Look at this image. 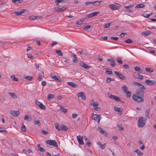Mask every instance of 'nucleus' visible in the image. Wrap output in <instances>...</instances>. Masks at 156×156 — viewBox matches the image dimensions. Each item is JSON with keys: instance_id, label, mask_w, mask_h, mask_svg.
I'll return each mask as SVG.
<instances>
[{"instance_id": "obj_1", "label": "nucleus", "mask_w": 156, "mask_h": 156, "mask_svg": "<svg viewBox=\"0 0 156 156\" xmlns=\"http://www.w3.org/2000/svg\"><path fill=\"white\" fill-rule=\"evenodd\" d=\"M146 119L144 117L140 118L138 121L137 124L139 127H142L145 125Z\"/></svg>"}, {"instance_id": "obj_2", "label": "nucleus", "mask_w": 156, "mask_h": 156, "mask_svg": "<svg viewBox=\"0 0 156 156\" xmlns=\"http://www.w3.org/2000/svg\"><path fill=\"white\" fill-rule=\"evenodd\" d=\"M132 97L133 100L136 101L138 102L143 101V97H141L136 95H133Z\"/></svg>"}, {"instance_id": "obj_3", "label": "nucleus", "mask_w": 156, "mask_h": 156, "mask_svg": "<svg viewBox=\"0 0 156 156\" xmlns=\"http://www.w3.org/2000/svg\"><path fill=\"white\" fill-rule=\"evenodd\" d=\"M45 143L47 144L56 147H58L57 143L54 140H47L45 141Z\"/></svg>"}, {"instance_id": "obj_4", "label": "nucleus", "mask_w": 156, "mask_h": 156, "mask_svg": "<svg viewBox=\"0 0 156 156\" xmlns=\"http://www.w3.org/2000/svg\"><path fill=\"white\" fill-rule=\"evenodd\" d=\"M120 6L119 4L116 3L109 5V7L112 10H117L120 8Z\"/></svg>"}, {"instance_id": "obj_5", "label": "nucleus", "mask_w": 156, "mask_h": 156, "mask_svg": "<svg viewBox=\"0 0 156 156\" xmlns=\"http://www.w3.org/2000/svg\"><path fill=\"white\" fill-rule=\"evenodd\" d=\"M92 116L93 119L97 122L98 123H99L101 119L100 115L92 114Z\"/></svg>"}, {"instance_id": "obj_6", "label": "nucleus", "mask_w": 156, "mask_h": 156, "mask_svg": "<svg viewBox=\"0 0 156 156\" xmlns=\"http://www.w3.org/2000/svg\"><path fill=\"white\" fill-rule=\"evenodd\" d=\"M78 98H81L83 100H85L86 99V96L85 94L83 92H81L78 93L77 95Z\"/></svg>"}, {"instance_id": "obj_7", "label": "nucleus", "mask_w": 156, "mask_h": 156, "mask_svg": "<svg viewBox=\"0 0 156 156\" xmlns=\"http://www.w3.org/2000/svg\"><path fill=\"white\" fill-rule=\"evenodd\" d=\"M114 73L115 75L121 80H124L126 79V77H124L121 73L116 71L114 72Z\"/></svg>"}, {"instance_id": "obj_8", "label": "nucleus", "mask_w": 156, "mask_h": 156, "mask_svg": "<svg viewBox=\"0 0 156 156\" xmlns=\"http://www.w3.org/2000/svg\"><path fill=\"white\" fill-rule=\"evenodd\" d=\"M144 91L143 90H137L136 91V94L137 96L144 97Z\"/></svg>"}, {"instance_id": "obj_9", "label": "nucleus", "mask_w": 156, "mask_h": 156, "mask_svg": "<svg viewBox=\"0 0 156 156\" xmlns=\"http://www.w3.org/2000/svg\"><path fill=\"white\" fill-rule=\"evenodd\" d=\"M145 82L147 85H152L156 83V82L154 80H147L145 81Z\"/></svg>"}, {"instance_id": "obj_10", "label": "nucleus", "mask_w": 156, "mask_h": 156, "mask_svg": "<svg viewBox=\"0 0 156 156\" xmlns=\"http://www.w3.org/2000/svg\"><path fill=\"white\" fill-rule=\"evenodd\" d=\"M76 138L80 144L83 145L84 144V143L83 141V136L79 135L77 136Z\"/></svg>"}, {"instance_id": "obj_11", "label": "nucleus", "mask_w": 156, "mask_h": 156, "mask_svg": "<svg viewBox=\"0 0 156 156\" xmlns=\"http://www.w3.org/2000/svg\"><path fill=\"white\" fill-rule=\"evenodd\" d=\"M10 113L13 116L16 117L18 116L20 112L18 110H12L10 111Z\"/></svg>"}, {"instance_id": "obj_12", "label": "nucleus", "mask_w": 156, "mask_h": 156, "mask_svg": "<svg viewBox=\"0 0 156 156\" xmlns=\"http://www.w3.org/2000/svg\"><path fill=\"white\" fill-rule=\"evenodd\" d=\"M108 95L109 97L111 99H114L115 101L118 102L120 101V98L118 96L113 95Z\"/></svg>"}, {"instance_id": "obj_13", "label": "nucleus", "mask_w": 156, "mask_h": 156, "mask_svg": "<svg viewBox=\"0 0 156 156\" xmlns=\"http://www.w3.org/2000/svg\"><path fill=\"white\" fill-rule=\"evenodd\" d=\"M80 65L82 67L86 69H88L90 68V67L87 64H86L84 62H81L79 63Z\"/></svg>"}, {"instance_id": "obj_14", "label": "nucleus", "mask_w": 156, "mask_h": 156, "mask_svg": "<svg viewBox=\"0 0 156 156\" xmlns=\"http://www.w3.org/2000/svg\"><path fill=\"white\" fill-rule=\"evenodd\" d=\"M67 8H66L64 7H62V8H59L58 7H55V10L57 12H61L65 10Z\"/></svg>"}, {"instance_id": "obj_15", "label": "nucleus", "mask_w": 156, "mask_h": 156, "mask_svg": "<svg viewBox=\"0 0 156 156\" xmlns=\"http://www.w3.org/2000/svg\"><path fill=\"white\" fill-rule=\"evenodd\" d=\"M71 56L73 57V62L76 63L78 62V60L77 59V58L76 55L72 53Z\"/></svg>"}, {"instance_id": "obj_16", "label": "nucleus", "mask_w": 156, "mask_h": 156, "mask_svg": "<svg viewBox=\"0 0 156 156\" xmlns=\"http://www.w3.org/2000/svg\"><path fill=\"white\" fill-rule=\"evenodd\" d=\"M50 76H51L53 78V79L56 80H59L60 81V80L59 79V78L60 77L59 76H57L54 73H50Z\"/></svg>"}, {"instance_id": "obj_17", "label": "nucleus", "mask_w": 156, "mask_h": 156, "mask_svg": "<svg viewBox=\"0 0 156 156\" xmlns=\"http://www.w3.org/2000/svg\"><path fill=\"white\" fill-rule=\"evenodd\" d=\"M25 10L24 9H21L20 11L18 12H14L16 16H20L24 12Z\"/></svg>"}, {"instance_id": "obj_18", "label": "nucleus", "mask_w": 156, "mask_h": 156, "mask_svg": "<svg viewBox=\"0 0 156 156\" xmlns=\"http://www.w3.org/2000/svg\"><path fill=\"white\" fill-rule=\"evenodd\" d=\"M67 84L69 85L71 87H73L75 88L77 86V84L76 83H75L73 82H67Z\"/></svg>"}, {"instance_id": "obj_19", "label": "nucleus", "mask_w": 156, "mask_h": 156, "mask_svg": "<svg viewBox=\"0 0 156 156\" xmlns=\"http://www.w3.org/2000/svg\"><path fill=\"white\" fill-rule=\"evenodd\" d=\"M98 130L101 133L105 135H107L106 132L103 130L100 127H98Z\"/></svg>"}, {"instance_id": "obj_20", "label": "nucleus", "mask_w": 156, "mask_h": 156, "mask_svg": "<svg viewBox=\"0 0 156 156\" xmlns=\"http://www.w3.org/2000/svg\"><path fill=\"white\" fill-rule=\"evenodd\" d=\"M84 139L86 142V144L89 146L90 147L91 146V143L90 142V140L86 136L84 137Z\"/></svg>"}, {"instance_id": "obj_21", "label": "nucleus", "mask_w": 156, "mask_h": 156, "mask_svg": "<svg viewBox=\"0 0 156 156\" xmlns=\"http://www.w3.org/2000/svg\"><path fill=\"white\" fill-rule=\"evenodd\" d=\"M108 62H110V65L113 67L115 66V60L114 59H108Z\"/></svg>"}, {"instance_id": "obj_22", "label": "nucleus", "mask_w": 156, "mask_h": 156, "mask_svg": "<svg viewBox=\"0 0 156 156\" xmlns=\"http://www.w3.org/2000/svg\"><path fill=\"white\" fill-rule=\"evenodd\" d=\"M150 108H148L146 110L145 112V116L147 118L149 119L150 118V117L149 116V114L150 112Z\"/></svg>"}, {"instance_id": "obj_23", "label": "nucleus", "mask_w": 156, "mask_h": 156, "mask_svg": "<svg viewBox=\"0 0 156 156\" xmlns=\"http://www.w3.org/2000/svg\"><path fill=\"white\" fill-rule=\"evenodd\" d=\"M37 150L40 151L42 152H44L45 151V150L44 148L41 147L39 144L37 145Z\"/></svg>"}, {"instance_id": "obj_24", "label": "nucleus", "mask_w": 156, "mask_h": 156, "mask_svg": "<svg viewBox=\"0 0 156 156\" xmlns=\"http://www.w3.org/2000/svg\"><path fill=\"white\" fill-rule=\"evenodd\" d=\"M133 76L136 78L139 79L141 80H142L143 78V76L142 75L140 74H137L136 75L135 74L133 75Z\"/></svg>"}, {"instance_id": "obj_25", "label": "nucleus", "mask_w": 156, "mask_h": 156, "mask_svg": "<svg viewBox=\"0 0 156 156\" xmlns=\"http://www.w3.org/2000/svg\"><path fill=\"white\" fill-rule=\"evenodd\" d=\"M9 94L11 96L12 98L15 99L17 98L16 95L13 92H9Z\"/></svg>"}, {"instance_id": "obj_26", "label": "nucleus", "mask_w": 156, "mask_h": 156, "mask_svg": "<svg viewBox=\"0 0 156 156\" xmlns=\"http://www.w3.org/2000/svg\"><path fill=\"white\" fill-rule=\"evenodd\" d=\"M102 2V1H101L93 2L92 4L94 5L95 6H99L100 5V3Z\"/></svg>"}, {"instance_id": "obj_27", "label": "nucleus", "mask_w": 156, "mask_h": 156, "mask_svg": "<svg viewBox=\"0 0 156 156\" xmlns=\"http://www.w3.org/2000/svg\"><path fill=\"white\" fill-rule=\"evenodd\" d=\"M134 69L136 71H139L140 73H141L142 71V69L139 66H136L134 67Z\"/></svg>"}, {"instance_id": "obj_28", "label": "nucleus", "mask_w": 156, "mask_h": 156, "mask_svg": "<svg viewBox=\"0 0 156 156\" xmlns=\"http://www.w3.org/2000/svg\"><path fill=\"white\" fill-rule=\"evenodd\" d=\"M134 152L137 153V154L139 156H141L143 155V153L141 152L139 150H136L134 151Z\"/></svg>"}, {"instance_id": "obj_29", "label": "nucleus", "mask_w": 156, "mask_h": 156, "mask_svg": "<svg viewBox=\"0 0 156 156\" xmlns=\"http://www.w3.org/2000/svg\"><path fill=\"white\" fill-rule=\"evenodd\" d=\"M61 128L62 130L66 131L68 129L67 127L63 124L61 125Z\"/></svg>"}, {"instance_id": "obj_30", "label": "nucleus", "mask_w": 156, "mask_h": 156, "mask_svg": "<svg viewBox=\"0 0 156 156\" xmlns=\"http://www.w3.org/2000/svg\"><path fill=\"white\" fill-rule=\"evenodd\" d=\"M10 77L11 79L13 81H17L18 80V78L16 77L14 75H12Z\"/></svg>"}, {"instance_id": "obj_31", "label": "nucleus", "mask_w": 156, "mask_h": 156, "mask_svg": "<svg viewBox=\"0 0 156 156\" xmlns=\"http://www.w3.org/2000/svg\"><path fill=\"white\" fill-rule=\"evenodd\" d=\"M116 112H122V107H115L114 108Z\"/></svg>"}, {"instance_id": "obj_32", "label": "nucleus", "mask_w": 156, "mask_h": 156, "mask_svg": "<svg viewBox=\"0 0 156 156\" xmlns=\"http://www.w3.org/2000/svg\"><path fill=\"white\" fill-rule=\"evenodd\" d=\"M151 33V32L150 31H146L142 32V34L143 35L146 36L149 35Z\"/></svg>"}, {"instance_id": "obj_33", "label": "nucleus", "mask_w": 156, "mask_h": 156, "mask_svg": "<svg viewBox=\"0 0 156 156\" xmlns=\"http://www.w3.org/2000/svg\"><path fill=\"white\" fill-rule=\"evenodd\" d=\"M54 97V94H48L47 97V99L48 100H50L53 99Z\"/></svg>"}, {"instance_id": "obj_34", "label": "nucleus", "mask_w": 156, "mask_h": 156, "mask_svg": "<svg viewBox=\"0 0 156 156\" xmlns=\"http://www.w3.org/2000/svg\"><path fill=\"white\" fill-rule=\"evenodd\" d=\"M144 7V5L143 4H139L137 5L136 6L135 8L137 9V8H143Z\"/></svg>"}, {"instance_id": "obj_35", "label": "nucleus", "mask_w": 156, "mask_h": 156, "mask_svg": "<svg viewBox=\"0 0 156 156\" xmlns=\"http://www.w3.org/2000/svg\"><path fill=\"white\" fill-rule=\"evenodd\" d=\"M145 70L147 72L149 73H152L153 72V70L152 69L148 67L146 68H145Z\"/></svg>"}, {"instance_id": "obj_36", "label": "nucleus", "mask_w": 156, "mask_h": 156, "mask_svg": "<svg viewBox=\"0 0 156 156\" xmlns=\"http://www.w3.org/2000/svg\"><path fill=\"white\" fill-rule=\"evenodd\" d=\"M55 128L57 129V130L58 131H60L61 130V129L60 128V127L59 126L58 124V123H55Z\"/></svg>"}, {"instance_id": "obj_37", "label": "nucleus", "mask_w": 156, "mask_h": 156, "mask_svg": "<svg viewBox=\"0 0 156 156\" xmlns=\"http://www.w3.org/2000/svg\"><path fill=\"white\" fill-rule=\"evenodd\" d=\"M23 78L24 79L28 80L30 81L31 80L33 79L32 77L30 76H24Z\"/></svg>"}, {"instance_id": "obj_38", "label": "nucleus", "mask_w": 156, "mask_h": 156, "mask_svg": "<svg viewBox=\"0 0 156 156\" xmlns=\"http://www.w3.org/2000/svg\"><path fill=\"white\" fill-rule=\"evenodd\" d=\"M40 18V17L38 16H30V17L29 19H30L31 20H35V19H36L37 18Z\"/></svg>"}, {"instance_id": "obj_39", "label": "nucleus", "mask_w": 156, "mask_h": 156, "mask_svg": "<svg viewBox=\"0 0 156 156\" xmlns=\"http://www.w3.org/2000/svg\"><path fill=\"white\" fill-rule=\"evenodd\" d=\"M39 107L41 109L43 110H45L46 108L45 106L42 103H41L40 105L39 106Z\"/></svg>"}, {"instance_id": "obj_40", "label": "nucleus", "mask_w": 156, "mask_h": 156, "mask_svg": "<svg viewBox=\"0 0 156 156\" xmlns=\"http://www.w3.org/2000/svg\"><path fill=\"white\" fill-rule=\"evenodd\" d=\"M90 105H91L93 106L94 107L98 106V103L97 102H91Z\"/></svg>"}, {"instance_id": "obj_41", "label": "nucleus", "mask_w": 156, "mask_h": 156, "mask_svg": "<svg viewBox=\"0 0 156 156\" xmlns=\"http://www.w3.org/2000/svg\"><path fill=\"white\" fill-rule=\"evenodd\" d=\"M56 52L58 55L60 56H62L63 55L62 52L60 50H57Z\"/></svg>"}, {"instance_id": "obj_42", "label": "nucleus", "mask_w": 156, "mask_h": 156, "mask_svg": "<svg viewBox=\"0 0 156 156\" xmlns=\"http://www.w3.org/2000/svg\"><path fill=\"white\" fill-rule=\"evenodd\" d=\"M0 132L7 133V131L5 129V128L0 127Z\"/></svg>"}, {"instance_id": "obj_43", "label": "nucleus", "mask_w": 156, "mask_h": 156, "mask_svg": "<svg viewBox=\"0 0 156 156\" xmlns=\"http://www.w3.org/2000/svg\"><path fill=\"white\" fill-rule=\"evenodd\" d=\"M113 80H113V79L111 78L107 77L106 78V81L108 83H109L111 81H112Z\"/></svg>"}, {"instance_id": "obj_44", "label": "nucleus", "mask_w": 156, "mask_h": 156, "mask_svg": "<svg viewBox=\"0 0 156 156\" xmlns=\"http://www.w3.org/2000/svg\"><path fill=\"white\" fill-rule=\"evenodd\" d=\"M60 110L62 112L64 113H66L67 112V110L65 108H63L61 107H60Z\"/></svg>"}, {"instance_id": "obj_45", "label": "nucleus", "mask_w": 156, "mask_h": 156, "mask_svg": "<svg viewBox=\"0 0 156 156\" xmlns=\"http://www.w3.org/2000/svg\"><path fill=\"white\" fill-rule=\"evenodd\" d=\"M34 124L35 125H37L39 126L41 125V123L39 120L34 121Z\"/></svg>"}, {"instance_id": "obj_46", "label": "nucleus", "mask_w": 156, "mask_h": 156, "mask_svg": "<svg viewBox=\"0 0 156 156\" xmlns=\"http://www.w3.org/2000/svg\"><path fill=\"white\" fill-rule=\"evenodd\" d=\"M122 89L125 92L128 91V87H126V86H123L122 87Z\"/></svg>"}, {"instance_id": "obj_47", "label": "nucleus", "mask_w": 156, "mask_h": 156, "mask_svg": "<svg viewBox=\"0 0 156 156\" xmlns=\"http://www.w3.org/2000/svg\"><path fill=\"white\" fill-rule=\"evenodd\" d=\"M126 97L127 98H129L130 97L131 94V92L129 91H127L126 92Z\"/></svg>"}, {"instance_id": "obj_48", "label": "nucleus", "mask_w": 156, "mask_h": 156, "mask_svg": "<svg viewBox=\"0 0 156 156\" xmlns=\"http://www.w3.org/2000/svg\"><path fill=\"white\" fill-rule=\"evenodd\" d=\"M125 42L127 43H130L132 42V41L131 39H126L125 41Z\"/></svg>"}, {"instance_id": "obj_49", "label": "nucleus", "mask_w": 156, "mask_h": 156, "mask_svg": "<svg viewBox=\"0 0 156 156\" xmlns=\"http://www.w3.org/2000/svg\"><path fill=\"white\" fill-rule=\"evenodd\" d=\"M99 12H94L91 13L92 14V16H95L97 15L98 13H99Z\"/></svg>"}, {"instance_id": "obj_50", "label": "nucleus", "mask_w": 156, "mask_h": 156, "mask_svg": "<svg viewBox=\"0 0 156 156\" xmlns=\"http://www.w3.org/2000/svg\"><path fill=\"white\" fill-rule=\"evenodd\" d=\"M60 2H62V0H56L55 1V3L57 5H58L59 3Z\"/></svg>"}, {"instance_id": "obj_51", "label": "nucleus", "mask_w": 156, "mask_h": 156, "mask_svg": "<svg viewBox=\"0 0 156 156\" xmlns=\"http://www.w3.org/2000/svg\"><path fill=\"white\" fill-rule=\"evenodd\" d=\"M134 5H124V7L126 8L130 9Z\"/></svg>"}, {"instance_id": "obj_52", "label": "nucleus", "mask_w": 156, "mask_h": 156, "mask_svg": "<svg viewBox=\"0 0 156 156\" xmlns=\"http://www.w3.org/2000/svg\"><path fill=\"white\" fill-rule=\"evenodd\" d=\"M110 24L111 23H107L104 25L103 27L104 28H108L110 27Z\"/></svg>"}, {"instance_id": "obj_53", "label": "nucleus", "mask_w": 156, "mask_h": 156, "mask_svg": "<svg viewBox=\"0 0 156 156\" xmlns=\"http://www.w3.org/2000/svg\"><path fill=\"white\" fill-rule=\"evenodd\" d=\"M23 0H12V2L14 4L16 3L17 2H18L19 3H21Z\"/></svg>"}, {"instance_id": "obj_54", "label": "nucleus", "mask_w": 156, "mask_h": 156, "mask_svg": "<svg viewBox=\"0 0 156 156\" xmlns=\"http://www.w3.org/2000/svg\"><path fill=\"white\" fill-rule=\"evenodd\" d=\"M117 60L118 62L120 64H122V61L121 60V58L118 57L117 58Z\"/></svg>"}, {"instance_id": "obj_55", "label": "nucleus", "mask_w": 156, "mask_h": 156, "mask_svg": "<svg viewBox=\"0 0 156 156\" xmlns=\"http://www.w3.org/2000/svg\"><path fill=\"white\" fill-rule=\"evenodd\" d=\"M119 129L120 130H124L123 128L122 127V124L119 125L118 126Z\"/></svg>"}, {"instance_id": "obj_56", "label": "nucleus", "mask_w": 156, "mask_h": 156, "mask_svg": "<svg viewBox=\"0 0 156 156\" xmlns=\"http://www.w3.org/2000/svg\"><path fill=\"white\" fill-rule=\"evenodd\" d=\"M94 109L95 111H99L100 109V108L98 106H96L94 107Z\"/></svg>"}, {"instance_id": "obj_57", "label": "nucleus", "mask_w": 156, "mask_h": 156, "mask_svg": "<svg viewBox=\"0 0 156 156\" xmlns=\"http://www.w3.org/2000/svg\"><path fill=\"white\" fill-rule=\"evenodd\" d=\"M21 130L22 131H23V132H26V126L23 124V127H22V128L21 129Z\"/></svg>"}, {"instance_id": "obj_58", "label": "nucleus", "mask_w": 156, "mask_h": 156, "mask_svg": "<svg viewBox=\"0 0 156 156\" xmlns=\"http://www.w3.org/2000/svg\"><path fill=\"white\" fill-rule=\"evenodd\" d=\"M139 87L141 89L143 90H145V88L144 87V86L141 84H140V85L139 86Z\"/></svg>"}, {"instance_id": "obj_59", "label": "nucleus", "mask_w": 156, "mask_h": 156, "mask_svg": "<svg viewBox=\"0 0 156 156\" xmlns=\"http://www.w3.org/2000/svg\"><path fill=\"white\" fill-rule=\"evenodd\" d=\"M105 72L107 74L109 75H112V73L111 71L106 70Z\"/></svg>"}, {"instance_id": "obj_60", "label": "nucleus", "mask_w": 156, "mask_h": 156, "mask_svg": "<svg viewBox=\"0 0 156 156\" xmlns=\"http://www.w3.org/2000/svg\"><path fill=\"white\" fill-rule=\"evenodd\" d=\"M72 116L73 119H75L77 117V115L75 113H73L72 115Z\"/></svg>"}, {"instance_id": "obj_61", "label": "nucleus", "mask_w": 156, "mask_h": 156, "mask_svg": "<svg viewBox=\"0 0 156 156\" xmlns=\"http://www.w3.org/2000/svg\"><path fill=\"white\" fill-rule=\"evenodd\" d=\"M90 27L91 26H88L86 27H84V30H86L89 29L90 28Z\"/></svg>"}, {"instance_id": "obj_62", "label": "nucleus", "mask_w": 156, "mask_h": 156, "mask_svg": "<svg viewBox=\"0 0 156 156\" xmlns=\"http://www.w3.org/2000/svg\"><path fill=\"white\" fill-rule=\"evenodd\" d=\"M57 44V42L55 41H54L52 42V43L50 45L51 47H53L54 45L56 44Z\"/></svg>"}, {"instance_id": "obj_63", "label": "nucleus", "mask_w": 156, "mask_h": 156, "mask_svg": "<svg viewBox=\"0 0 156 156\" xmlns=\"http://www.w3.org/2000/svg\"><path fill=\"white\" fill-rule=\"evenodd\" d=\"M5 5H7L5 3H3L0 4V8H2L5 6Z\"/></svg>"}, {"instance_id": "obj_64", "label": "nucleus", "mask_w": 156, "mask_h": 156, "mask_svg": "<svg viewBox=\"0 0 156 156\" xmlns=\"http://www.w3.org/2000/svg\"><path fill=\"white\" fill-rule=\"evenodd\" d=\"M123 67L125 69H128L129 68V66L128 65H123Z\"/></svg>"}]
</instances>
